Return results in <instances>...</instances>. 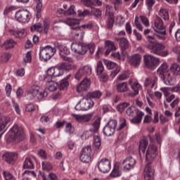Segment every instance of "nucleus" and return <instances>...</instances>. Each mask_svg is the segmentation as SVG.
<instances>
[{"instance_id": "1", "label": "nucleus", "mask_w": 180, "mask_h": 180, "mask_svg": "<svg viewBox=\"0 0 180 180\" xmlns=\"http://www.w3.org/2000/svg\"><path fill=\"white\" fill-rule=\"evenodd\" d=\"M72 67L68 63H61L58 67L49 68L46 71L44 77V82H46V88L50 92H54L58 89V83L53 81V78H57L64 75V71H69Z\"/></svg>"}, {"instance_id": "2", "label": "nucleus", "mask_w": 180, "mask_h": 180, "mask_svg": "<svg viewBox=\"0 0 180 180\" xmlns=\"http://www.w3.org/2000/svg\"><path fill=\"white\" fill-rule=\"evenodd\" d=\"M8 143H19L23 140V128L15 124L6 135Z\"/></svg>"}, {"instance_id": "3", "label": "nucleus", "mask_w": 180, "mask_h": 180, "mask_svg": "<svg viewBox=\"0 0 180 180\" xmlns=\"http://www.w3.org/2000/svg\"><path fill=\"white\" fill-rule=\"evenodd\" d=\"M47 95L49 94L46 90L41 89L38 85H34L27 91L25 96H27V99L41 101V99L46 98Z\"/></svg>"}, {"instance_id": "4", "label": "nucleus", "mask_w": 180, "mask_h": 180, "mask_svg": "<svg viewBox=\"0 0 180 180\" xmlns=\"http://www.w3.org/2000/svg\"><path fill=\"white\" fill-rule=\"evenodd\" d=\"M146 46L153 54L161 56V57H167V56H168V51H164L165 49V46L162 44L148 41V43H146Z\"/></svg>"}, {"instance_id": "5", "label": "nucleus", "mask_w": 180, "mask_h": 180, "mask_svg": "<svg viewBox=\"0 0 180 180\" xmlns=\"http://www.w3.org/2000/svg\"><path fill=\"white\" fill-rule=\"evenodd\" d=\"M126 114L127 116H129V117H134L131 120V123L134 124H138V123H140L143 120V117L144 116V112L137 110L136 107L133 105L127 109Z\"/></svg>"}, {"instance_id": "6", "label": "nucleus", "mask_w": 180, "mask_h": 180, "mask_svg": "<svg viewBox=\"0 0 180 180\" xmlns=\"http://www.w3.org/2000/svg\"><path fill=\"white\" fill-rule=\"evenodd\" d=\"M57 50L51 46L40 48L39 58L41 61H49L55 54Z\"/></svg>"}, {"instance_id": "7", "label": "nucleus", "mask_w": 180, "mask_h": 180, "mask_svg": "<svg viewBox=\"0 0 180 180\" xmlns=\"http://www.w3.org/2000/svg\"><path fill=\"white\" fill-rule=\"evenodd\" d=\"M143 63L148 70H155L160 64V59L153 55L146 54L143 56Z\"/></svg>"}, {"instance_id": "8", "label": "nucleus", "mask_w": 180, "mask_h": 180, "mask_svg": "<svg viewBox=\"0 0 180 180\" xmlns=\"http://www.w3.org/2000/svg\"><path fill=\"white\" fill-rule=\"evenodd\" d=\"M15 18L20 23L26 25V23L30 22V19H32V13L27 9L19 10L15 12Z\"/></svg>"}, {"instance_id": "9", "label": "nucleus", "mask_w": 180, "mask_h": 180, "mask_svg": "<svg viewBox=\"0 0 180 180\" xmlns=\"http://www.w3.org/2000/svg\"><path fill=\"white\" fill-rule=\"evenodd\" d=\"M79 160L84 164L92 162V148L91 146L83 148L80 153Z\"/></svg>"}, {"instance_id": "10", "label": "nucleus", "mask_w": 180, "mask_h": 180, "mask_svg": "<svg viewBox=\"0 0 180 180\" xmlns=\"http://www.w3.org/2000/svg\"><path fill=\"white\" fill-rule=\"evenodd\" d=\"M136 159L131 156L126 158L120 163L122 167V171L124 172H129V171H131V169H134L136 167Z\"/></svg>"}, {"instance_id": "11", "label": "nucleus", "mask_w": 180, "mask_h": 180, "mask_svg": "<svg viewBox=\"0 0 180 180\" xmlns=\"http://www.w3.org/2000/svg\"><path fill=\"white\" fill-rule=\"evenodd\" d=\"M92 74V68L89 65L80 67L75 74V79L79 81L83 77H88Z\"/></svg>"}, {"instance_id": "12", "label": "nucleus", "mask_w": 180, "mask_h": 180, "mask_svg": "<svg viewBox=\"0 0 180 180\" xmlns=\"http://www.w3.org/2000/svg\"><path fill=\"white\" fill-rule=\"evenodd\" d=\"M116 127H117V121L111 120L108 122V124L104 127L103 133L105 136H112L114 134Z\"/></svg>"}, {"instance_id": "13", "label": "nucleus", "mask_w": 180, "mask_h": 180, "mask_svg": "<svg viewBox=\"0 0 180 180\" xmlns=\"http://www.w3.org/2000/svg\"><path fill=\"white\" fill-rule=\"evenodd\" d=\"M104 64L106 65L108 70H113L110 73L111 78H115V77H116V75L120 72V66L116 63L104 60Z\"/></svg>"}, {"instance_id": "14", "label": "nucleus", "mask_w": 180, "mask_h": 180, "mask_svg": "<svg viewBox=\"0 0 180 180\" xmlns=\"http://www.w3.org/2000/svg\"><path fill=\"white\" fill-rule=\"evenodd\" d=\"M158 154V148H157V146L154 144H150L148 146L146 154V159L147 161H149V162H151L155 157H157V155Z\"/></svg>"}, {"instance_id": "15", "label": "nucleus", "mask_w": 180, "mask_h": 180, "mask_svg": "<svg viewBox=\"0 0 180 180\" xmlns=\"http://www.w3.org/2000/svg\"><path fill=\"white\" fill-rule=\"evenodd\" d=\"M98 168L101 172L107 174L112 168L110 160L108 158H102L98 163Z\"/></svg>"}, {"instance_id": "16", "label": "nucleus", "mask_w": 180, "mask_h": 180, "mask_svg": "<svg viewBox=\"0 0 180 180\" xmlns=\"http://www.w3.org/2000/svg\"><path fill=\"white\" fill-rule=\"evenodd\" d=\"M3 160L7 164H15L18 160V153L15 152H6L3 155Z\"/></svg>"}, {"instance_id": "17", "label": "nucleus", "mask_w": 180, "mask_h": 180, "mask_svg": "<svg viewBox=\"0 0 180 180\" xmlns=\"http://www.w3.org/2000/svg\"><path fill=\"white\" fill-rule=\"evenodd\" d=\"M72 37L73 40H84V36L85 35V31L81 30V27H73L71 32Z\"/></svg>"}, {"instance_id": "18", "label": "nucleus", "mask_w": 180, "mask_h": 180, "mask_svg": "<svg viewBox=\"0 0 180 180\" xmlns=\"http://www.w3.org/2000/svg\"><path fill=\"white\" fill-rule=\"evenodd\" d=\"M72 117L78 123H86L89 122L91 119H92V115L91 114H84V115L72 114Z\"/></svg>"}, {"instance_id": "19", "label": "nucleus", "mask_w": 180, "mask_h": 180, "mask_svg": "<svg viewBox=\"0 0 180 180\" xmlns=\"http://www.w3.org/2000/svg\"><path fill=\"white\" fill-rule=\"evenodd\" d=\"M151 27L156 32L165 30V25H164V22L160 17H158L153 23H152Z\"/></svg>"}, {"instance_id": "20", "label": "nucleus", "mask_w": 180, "mask_h": 180, "mask_svg": "<svg viewBox=\"0 0 180 180\" xmlns=\"http://www.w3.org/2000/svg\"><path fill=\"white\" fill-rule=\"evenodd\" d=\"M71 50L73 53H75L76 54H82V56L86 53V49H84V44L73 43L71 45Z\"/></svg>"}, {"instance_id": "21", "label": "nucleus", "mask_w": 180, "mask_h": 180, "mask_svg": "<svg viewBox=\"0 0 180 180\" xmlns=\"http://www.w3.org/2000/svg\"><path fill=\"white\" fill-rule=\"evenodd\" d=\"M89 88H91V80L88 78H85L77 85V91L84 92V91H88Z\"/></svg>"}, {"instance_id": "22", "label": "nucleus", "mask_w": 180, "mask_h": 180, "mask_svg": "<svg viewBox=\"0 0 180 180\" xmlns=\"http://www.w3.org/2000/svg\"><path fill=\"white\" fill-rule=\"evenodd\" d=\"M168 67V63L165 62L158 68L157 72L159 78H163L164 75H167V74L169 73Z\"/></svg>"}, {"instance_id": "23", "label": "nucleus", "mask_w": 180, "mask_h": 180, "mask_svg": "<svg viewBox=\"0 0 180 180\" xmlns=\"http://www.w3.org/2000/svg\"><path fill=\"white\" fill-rule=\"evenodd\" d=\"M129 64L132 67H139L141 63V56L139 53H136L129 57Z\"/></svg>"}, {"instance_id": "24", "label": "nucleus", "mask_w": 180, "mask_h": 180, "mask_svg": "<svg viewBox=\"0 0 180 180\" xmlns=\"http://www.w3.org/2000/svg\"><path fill=\"white\" fill-rule=\"evenodd\" d=\"M81 102L84 110H89V109H92V108H94V105H95L94 101L88 98H82Z\"/></svg>"}, {"instance_id": "25", "label": "nucleus", "mask_w": 180, "mask_h": 180, "mask_svg": "<svg viewBox=\"0 0 180 180\" xmlns=\"http://www.w3.org/2000/svg\"><path fill=\"white\" fill-rule=\"evenodd\" d=\"M160 79L163 82V84L168 86L175 85L176 82L174 77L169 72L165 75L163 77H160Z\"/></svg>"}, {"instance_id": "26", "label": "nucleus", "mask_w": 180, "mask_h": 180, "mask_svg": "<svg viewBox=\"0 0 180 180\" xmlns=\"http://www.w3.org/2000/svg\"><path fill=\"white\" fill-rule=\"evenodd\" d=\"M115 41H117L121 50H127L130 47V42L124 37L122 38H115Z\"/></svg>"}, {"instance_id": "27", "label": "nucleus", "mask_w": 180, "mask_h": 180, "mask_svg": "<svg viewBox=\"0 0 180 180\" xmlns=\"http://www.w3.org/2000/svg\"><path fill=\"white\" fill-rule=\"evenodd\" d=\"M144 178L145 180H153L154 179V169L150 166V165H146L144 169Z\"/></svg>"}, {"instance_id": "28", "label": "nucleus", "mask_w": 180, "mask_h": 180, "mask_svg": "<svg viewBox=\"0 0 180 180\" xmlns=\"http://www.w3.org/2000/svg\"><path fill=\"white\" fill-rule=\"evenodd\" d=\"M59 50L60 51V56L62 57L63 60L65 61H67L68 63H72V58L67 56L68 54H70V49L67 48V46H59ZM63 54H65L66 56H64Z\"/></svg>"}, {"instance_id": "29", "label": "nucleus", "mask_w": 180, "mask_h": 180, "mask_svg": "<svg viewBox=\"0 0 180 180\" xmlns=\"http://www.w3.org/2000/svg\"><path fill=\"white\" fill-rule=\"evenodd\" d=\"M120 162H116L113 167V169L110 173L112 178H119L122 176V169H120Z\"/></svg>"}, {"instance_id": "30", "label": "nucleus", "mask_w": 180, "mask_h": 180, "mask_svg": "<svg viewBox=\"0 0 180 180\" xmlns=\"http://www.w3.org/2000/svg\"><path fill=\"white\" fill-rule=\"evenodd\" d=\"M8 33L11 34V36H14L16 39H23V37L25 36V30H15V29H11L8 30Z\"/></svg>"}, {"instance_id": "31", "label": "nucleus", "mask_w": 180, "mask_h": 180, "mask_svg": "<svg viewBox=\"0 0 180 180\" xmlns=\"http://www.w3.org/2000/svg\"><path fill=\"white\" fill-rule=\"evenodd\" d=\"M131 88L134 91L133 93H129V96H131V98H134V96L139 95V91L141 89V84L139 82H134L132 84H131Z\"/></svg>"}, {"instance_id": "32", "label": "nucleus", "mask_w": 180, "mask_h": 180, "mask_svg": "<svg viewBox=\"0 0 180 180\" xmlns=\"http://www.w3.org/2000/svg\"><path fill=\"white\" fill-rule=\"evenodd\" d=\"M129 89V84L126 82L119 83L116 86L117 92L120 93L127 92Z\"/></svg>"}, {"instance_id": "33", "label": "nucleus", "mask_w": 180, "mask_h": 180, "mask_svg": "<svg viewBox=\"0 0 180 180\" xmlns=\"http://www.w3.org/2000/svg\"><path fill=\"white\" fill-rule=\"evenodd\" d=\"M62 22L68 26H78L81 21L79 19L68 18L62 20Z\"/></svg>"}, {"instance_id": "34", "label": "nucleus", "mask_w": 180, "mask_h": 180, "mask_svg": "<svg viewBox=\"0 0 180 180\" xmlns=\"http://www.w3.org/2000/svg\"><path fill=\"white\" fill-rule=\"evenodd\" d=\"M9 122H11V117H0V131L6 130V126H8V123H9Z\"/></svg>"}, {"instance_id": "35", "label": "nucleus", "mask_w": 180, "mask_h": 180, "mask_svg": "<svg viewBox=\"0 0 180 180\" xmlns=\"http://www.w3.org/2000/svg\"><path fill=\"white\" fill-rule=\"evenodd\" d=\"M105 46L106 48L105 55L108 56V54L110 53V51H112V50H116V46H115V44L113 41H106L105 42Z\"/></svg>"}, {"instance_id": "36", "label": "nucleus", "mask_w": 180, "mask_h": 180, "mask_svg": "<svg viewBox=\"0 0 180 180\" xmlns=\"http://www.w3.org/2000/svg\"><path fill=\"white\" fill-rule=\"evenodd\" d=\"M148 146V141L146 139L141 140L139 143V154H144L146 153V148Z\"/></svg>"}, {"instance_id": "37", "label": "nucleus", "mask_w": 180, "mask_h": 180, "mask_svg": "<svg viewBox=\"0 0 180 180\" xmlns=\"http://www.w3.org/2000/svg\"><path fill=\"white\" fill-rule=\"evenodd\" d=\"M157 82V78L148 77L146 79L144 85L145 86H149L150 88H154L155 83Z\"/></svg>"}, {"instance_id": "38", "label": "nucleus", "mask_w": 180, "mask_h": 180, "mask_svg": "<svg viewBox=\"0 0 180 180\" xmlns=\"http://www.w3.org/2000/svg\"><path fill=\"white\" fill-rule=\"evenodd\" d=\"M169 70L174 75H180V65L178 63L172 64Z\"/></svg>"}, {"instance_id": "39", "label": "nucleus", "mask_w": 180, "mask_h": 180, "mask_svg": "<svg viewBox=\"0 0 180 180\" xmlns=\"http://www.w3.org/2000/svg\"><path fill=\"white\" fill-rule=\"evenodd\" d=\"M99 126H101V119H97L95 122L90 125V131H96L99 130Z\"/></svg>"}, {"instance_id": "40", "label": "nucleus", "mask_w": 180, "mask_h": 180, "mask_svg": "<svg viewBox=\"0 0 180 180\" xmlns=\"http://www.w3.org/2000/svg\"><path fill=\"white\" fill-rule=\"evenodd\" d=\"M23 168L27 169H33L34 168V165H33V162L30 158H27L24 161Z\"/></svg>"}, {"instance_id": "41", "label": "nucleus", "mask_w": 180, "mask_h": 180, "mask_svg": "<svg viewBox=\"0 0 180 180\" xmlns=\"http://www.w3.org/2000/svg\"><path fill=\"white\" fill-rule=\"evenodd\" d=\"M43 25L40 22H37L31 27V32H39L41 33L44 30Z\"/></svg>"}, {"instance_id": "42", "label": "nucleus", "mask_w": 180, "mask_h": 180, "mask_svg": "<svg viewBox=\"0 0 180 180\" xmlns=\"http://www.w3.org/2000/svg\"><path fill=\"white\" fill-rule=\"evenodd\" d=\"M101 96H102V91L99 90L89 94V98L91 99H100Z\"/></svg>"}, {"instance_id": "43", "label": "nucleus", "mask_w": 180, "mask_h": 180, "mask_svg": "<svg viewBox=\"0 0 180 180\" xmlns=\"http://www.w3.org/2000/svg\"><path fill=\"white\" fill-rule=\"evenodd\" d=\"M84 49L86 50V53L89 51L90 54H94V51L95 50V44L93 42H91L89 44H84Z\"/></svg>"}, {"instance_id": "44", "label": "nucleus", "mask_w": 180, "mask_h": 180, "mask_svg": "<svg viewBox=\"0 0 180 180\" xmlns=\"http://www.w3.org/2000/svg\"><path fill=\"white\" fill-rule=\"evenodd\" d=\"M15 44H16V42H15L13 39H7L4 41L3 46H4V49H8L14 47Z\"/></svg>"}, {"instance_id": "45", "label": "nucleus", "mask_w": 180, "mask_h": 180, "mask_svg": "<svg viewBox=\"0 0 180 180\" xmlns=\"http://www.w3.org/2000/svg\"><path fill=\"white\" fill-rule=\"evenodd\" d=\"M159 15L165 20H168V19H169V14L168 13V11L165 8H160Z\"/></svg>"}, {"instance_id": "46", "label": "nucleus", "mask_w": 180, "mask_h": 180, "mask_svg": "<svg viewBox=\"0 0 180 180\" xmlns=\"http://www.w3.org/2000/svg\"><path fill=\"white\" fill-rule=\"evenodd\" d=\"M102 144V142L101 141V137L99 136H94V146L96 149H99L101 148V146Z\"/></svg>"}, {"instance_id": "47", "label": "nucleus", "mask_w": 180, "mask_h": 180, "mask_svg": "<svg viewBox=\"0 0 180 180\" xmlns=\"http://www.w3.org/2000/svg\"><path fill=\"white\" fill-rule=\"evenodd\" d=\"M130 106V103H121L117 106V110L120 113H122V112H124V110L126 108Z\"/></svg>"}, {"instance_id": "48", "label": "nucleus", "mask_w": 180, "mask_h": 180, "mask_svg": "<svg viewBox=\"0 0 180 180\" xmlns=\"http://www.w3.org/2000/svg\"><path fill=\"white\" fill-rule=\"evenodd\" d=\"M36 5V11L37 13V16H40V12H41V9L43 8V4L41 3V0H34Z\"/></svg>"}, {"instance_id": "49", "label": "nucleus", "mask_w": 180, "mask_h": 180, "mask_svg": "<svg viewBox=\"0 0 180 180\" xmlns=\"http://www.w3.org/2000/svg\"><path fill=\"white\" fill-rule=\"evenodd\" d=\"M41 165L44 171H51L53 169V165L49 162H42Z\"/></svg>"}, {"instance_id": "50", "label": "nucleus", "mask_w": 180, "mask_h": 180, "mask_svg": "<svg viewBox=\"0 0 180 180\" xmlns=\"http://www.w3.org/2000/svg\"><path fill=\"white\" fill-rule=\"evenodd\" d=\"M91 15H93L96 18H100V16H102V11H101L99 8L91 7Z\"/></svg>"}, {"instance_id": "51", "label": "nucleus", "mask_w": 180, "mask_h": 180, "mask_svg": "<svg viewBox=\"0 0 180 180\" xmlns=\"http://www.w3.org/2000/svg\"><path fill=\"white\" fill-rule=\"evenodd\" d=\"M11 57L9 53H0V63H6Z\"/></svg>"}, {"instance_id": "52", "label": "nucleus", "mask_w": 180, "mask_h": 180, "mask_svg": "<svg viewBox=\"0 0 180 180\" xmlns=\"http://www.w3.org/2000/svg\"><path fill=\"white\" fill-rule=\"evenodd\" d=\"M157 33H158V34H156V38H158L159 40H167V32L165 30L162 31H159Z\"/></svg>"}, {"instance_id": "53", "label": "nucleus", "mask_w": 180, "mask_h": 180, "mask_svg": "<svg viewBox=\"0 0 180 180\" xmlns=\"http://www.w3.org/2000/svg\"><path fill=\"white\" fill-rule=\"evenodd\" d=\"M65 131L68 134H72L74 133V127H72L71 123L69 122L66 124Z\"/></svg>"}, {"instance_id": "54", "label": "nucleus", "mask_w": 180, "mask_h": 180, "mask_svg": "<svg viewBox=\"0 0 180 180\" xmlns=\"http://www.w3.org/2000/svg\"><path fill=\"white\" fill-rule=\"evenodd\" d=\"M141 22L146 27H150V21H148V18L147 17L141 15L140 16Z\"/></svg>"}, {"instance_id": "55", "label": "nucleus", "mask_w": 180, "mask_h": 180, "mask_svg": "<svg viewBox=\"0 0 180 180\" xmlns=\"http://www.w3.org/2000/svg\"><path fill=\"white\" fill-rule=\"evenodd\" d=\"M4 175L5 180H16V177L12 175L9 172H4Z\"/></svg>"}, {"instance_id": "56", "label": "nucleus", "mask_w": 180, "mask_h": 180, "mask_svg": "<svg viewBox=\"0 0 180 180\" xmlns=\"http://www.w3.org/2000/svg\"><path fill=\"white\" fill-rule=\"evenodd\" d=\"M160 91L162 92L164 96L166 98V96H168L171 92V87H162L160 89Z\"/></svg>"}, {"instance_id": "57", "label": "nucleus", "mask_w": 180, "mask_h": 180, "mask_svg": "<svg viewBox=\"0 0 180 180\" xmlns=\"http://www.w3.org/2000/svg\"><path fill=\"white\" fill-rule=\"evenodd\" d=\"M103 64L102 63L101 61H98L97 63V75H101V74H102V72H103Z\"/></svg>"}, {"instance_id": "58", "label": "nucleus", "mask_w": 180, "mask_h": 180, "mask_svg": "<svg viewBox=\"0 0 180 180\" xmlns=\"http://www.w3.org/2000/svg\"><path fill=\"white\" fill-rule=\"evenodd\" d=\"M129 78V72H124L120 75L117 77V79L118 81H124L125 79H127Z\"/></svg>"}, {"instance_id": "59", "label": "nucleus", "mask_w": 180, "mask_h": 180, "mask_svg": "<svg viewBox=\"0 0 180 180\" xmlns=\"http://www.w3.org/2000/svg\"><path fill=\"white\" fill-rule=\"evenodd\" d=\"M69 85L70 83L68 82V81H67V79H63L60 83L59 88L61 90L65 89V88H67Z\"/></svg>"}, {"instance_id": "60", "label": "nucleus", "mask_w": 180, "mask_h": 180, "mask_svg": "<svg viewBox=\"0 0 180 180\" xmlns=\"http://www.w3.org/2000/svg\"><path fill=\"white\" fill-rule=\"evenodd\" d=\"M126 119L122 117L120 119V125L118 127H117V130H122V129H124V127H126Z\"/></svg>"}, {"instance_id": "61", "label": "nucleus", "mask_w": 180, "mask_h": 180, "mask_svg": "<svg viewBox=\"0 0 180 180\" xmlns=\"http://www.w3.org/2000/svg\"><path fill=\"white\" fill-rule=\"evenodd\" d=\"M89 15H91V11H89V10H84L82 12L78 11V16L79 18H84V16H89Z\"/></svg>"}, {"instance_id": "62", "label": "nucleus", "mask_w": 180, "mask_h": 180, "mask_svg": "<svg viewBox=\"0 0 180 180\" xmlns=\"http://www.w3.org/2000/svg\"><path fill=\"white\" fill-rule=\"evenodd\" d=\"M146 5L147 8L149 9V11H150L153 6L155 5V0H146Z\"/></svg>"}, {"instance_id": "63", "label": "nucleus", "mask_w": 180, "mask_h": 180, "mask_svg": "<svg viewBox=\"0 0 180 180\" xmlns=\"http://www.w3.org/2000/svg\"><path fill=\"white\" fill-rule=\"evenodd\" d=\"M75 6L72 5L70 8L66 11L65 15H75Z\"/></svg>"}, {"instance_id": "64", "label": "nucleus", "mask_w": 180, "mask_h": 180, "mask_svg": "<svg viewBox=\"0 0 180 180\" xmlns=\"http://www.w3.org/2000/svg\"><path fill=\"white\" fill-rule=\"evenodd\" d=\"M134 23L136 27L140 30V32H143V25H141L140 21H139V17H135Z\"/></svg>"}]
</instances>
